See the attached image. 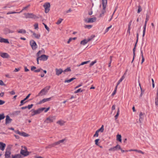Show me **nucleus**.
I'll list each match as a JSON object with an SVG mask.
<instances>
[{
	"label": "nucleus",
	"instance_id": "obj_1",
	"mask_svg": "<svg viewBox=\"0 0 158 158\" xmlns=\"http://www.w3.org/2000/svg\"><path fill=\"white\" fill-rule=\"evenodd\" d=\"M50 88V86H47L44 88L39 93L38 95H36V97L46 95L48 92V91L49 90Z\"/></svg>",
	"mask_w": 158,
	"mask_h": 158
},
{
	"label": "nucleus",
	"instance_id": "obj_2",
	"mask_svg": "<svg viewBox=\"0 0 158 158\" xmlns=\"http://www.w3.org/2000/svg\"><path fill=\"white\" fill-rule=\"evenodd\" d=\"M46 109L45 107L41 108H39L36 110H32L31 111L32 112L31 115L32 116L34 115L35 114H37L41 113L43 111L44 109Z\"/></svg>",
	"mask_w": 158,
	"mask_h": 158
},
{
	"label": "nucleus",
	"instance_id": "obj_3",
	"mask_svg": "<svg viewBox=\"0 0 158 158\" xmlns=\"http://www.w3.org/2000/svg\"><path fill=\"white\" fill-rule=\"evenodd\" d=\"M66 139H64L62 140H59V141L53 143L51 144V147H54L56 145H60L61 144H64V143L66 142Z\"/></svg>",
	"mask_w": 158,
	"mask_h": 158
},
{
	"label": "nucleus",
	"instance_id": "obj_4",
	"mask_svg": "<svg viewBox=\"0 0 158 158\" xmlns=\"http://www.w3.org/2000/svg\"><path fill=\"white\" fill-rule=\"evenodd\" d=\"M24 15H25V17L26 18H31L36 19L39 18L37 16L32 13H24Z\"/></svg>",
	"mask_w": 158,
	"mask_h": 158
},
{
	"label": "nucleus",
	"instance_id": "obj_5",
	"mask_svg": "<svg viewBox=\"0 0 158 158\" xmlns=\"http://www.w3.org/2000/svg\"><path fill=\"white\" fill-rule=\"evenodd\" d=\"M43 6L45 9V13H48L50 10V3L49 2H46L45 3Z\"/></svg>",
	"mask_w": 158,
	"mask_h": 158
},
{
	"label": "nucleus",
	"instance_id": "obj_6",
	"mask_svg": "<svg viewBox=\"0 0 158 158\" xmlns=\"http://www.w3.org/2000/svg\"><path fill=\"white\" fill-rule=\"evenodd\" d=\"M30 43L33 50H35L37 48V45L36 43L34 40H31Z\"/></svg>",
	"mask_w": 158,
	"mask_h": 158
},
{
	"label": "nucleus",
	"instance_id": "obj_7",
	"mask_svg": "<svg viewBox=\"0 0 158 158\" xmlns=\"http://www.w3.org/2000/svg\"><path fill=\"white\" fill-rule=\"evenodd\" d=\"M96 20V18L93 17L92 18L85 19H84V21L86 23H90L94 22Z\"/></svg>",
	"mask_w": 158,
	"mask_h": 158
},
{
	"label": "nucleus",
	"instance_id": "obj_8",
	"mask_svg": "<svg viewBox=\"0 0 158 158\" xmlns=\"http://www.w3.org/2000/svg\"><path fill=\"white\" fill-rule=\"evenodd\" d=\"M119 149H121V147L119 145L117 144L116 146L115 147H113L110 148L108 150L109 151L114 152L115 151L118 150Z\"/></svg>",
	"mask_w": 158,
	"mask_h": 158
},
{
	"label": "nucleus",
	"instance_id": "obj_9",
	"mask_svg": "<svg viewBox=\"0 0 158 158\" xmlns=\"http://www.w3.org/2000/svg\"><path fill=\"white\" fill-rule=\"evenodd\" d=\"M138 36H139V34H138V33H137V40H136V43L135 44V45L134 46V48H133V60H132V61L131 62V63H132L133 61L134 60V58H135V49H136V46L137 44L138 41Z\"/></svg>",
	"mask_w": 158,
	"mask_h": 158
},
{
	"label": "nucleus",
	"instance_id": "obj_10",
	"mask_svg": "<svg viewBox=\"0 0 158 158\" xmlns=\"http://www.w3.org/2000/svg\"><path fill=\"white\" fill-rule=\"evenodd\" d=\"M24 149H22L21 150L20 153L24 156H27L29 155L28 152L27 151L25 147H24Z\"/></svg>",
	"mask_w": 158,
	"mask_h": 158
},
{
	"label": "nucleus",
	"instance_id": "obj_11",
	"mask_svg": "<svg viewBox=\"0 0 158 158\" xmlns=\"http://www.w3.org/2000/svg\"><path fill=\"white\" fill-rule=\"evenodd\" d=\"M20 112V111H13L12 113H10L9 114L11 117L13 118L18 115L19 114Z\"/></svg>",
	"mask_w": 158,
	"mask_h": 158
},
{
	"label": "nucleus",
	"instance_id": "obj_12",
	"mask_svg": "<svg viewBox=\"0 0 158 158\" xmlns=\"http://www.w3.org/2000/svg\"><path fill=\"white\" fill-rule=\"evenodd\" d=\"M48 56L44 54L42 55L39 57L40 60L46 61L47 60Z\"/></svg>",
	"mask_w": 158,
	"mask_h": 158
},
{
	"label": "nucleus",
	"instance_id": "obj_13",
	"mask_svg": "<svg viewBox=\"0 0 158 158\" xmlns=\"http://www.w3.org/2000/svg\"><path fill=\"white\" fill-rule=\"evenodd\" d=\"M55 71L56 72V74L57 76H59L63 72V70L61 69H55Z\"/></svg>",
	"mask_w": 158,
	"mask_h": 158
},
{
	"label": "nucleus",
	"instance_id": "obj_14",
	"mask_svg": "<svg viewBox=\"0 0 158 158\" xmlns=\"http://www.w3.org/2000/svg\"><path fill=\"white\" fill-rule=\"evenodd\" d=\"M52 98L50 97L49 98H44L42 99V100L40 101L39 102V104H41L42 103H43L46 102H48L50 101L51 99Z\"/></svg>",
	"mask_w": 158,
	"mask_h": 158
},
{
	"label": "nucleus",
	"instance_id": "obj_15",
	"mask_svg": "<svg viewBox=\"0 0 158 158\" xmlns=\"http://www.w3.org/2000/svg\"><path fill=\"white\" fill-rule=\"evenodd\" d=\"M11 152L10 151L6 150L5 154V158H10Z\"/></svg>",
	"mask_w": 158,
	"mask_h": 158
},
{
	"label": "nucleus",
	"instance_id": "obj_16",
	"mask_svg": "<svg viewBox=\"0 0 158 158\" xmlns=\"http://www.w3.org/2000/svg\"><path fill=\"white\" fill-rule=\"evenodd\" d=\"M0 56L4 58H7L9 57V55L6 53H1Z\"/></svg>",
	"mask_w": 158,
	"mask_h": 158
},
{
	"label": "nucleus",
	"instance_id": "obj_17",
	"mask_svg": "<svg viewBox=\"0 0 158 158\" xmlns=\"http://www.w3.org/2000/svg\"><path fill=\"white\" fill-rule=\"evenodd\" d=\"M6 144L2 142H0V150L3 151L6 147Z\"/></svg>",
	"mask_w": 158,
	"mask_h": 158
},
{
	"label": "nucleus",
	"instance_id": "obj_18",
	"mask_svg": "<svg viewBox=\"0 0 158 158\" xmlns=\"http://www.w3.org/2000/svg\"><path fill=\"white\" fill-rule=\"evenodd\" d=\"M0 42L9 44V42L7 39L1 38L0 39Z\"/></svg>",
	"mask_w": 158,
	"mask_h": 158
},
{
	"label": "nucleus",
	"instance_id": "obj_19",
	"mask_svg": "<svg viewBox=\"0 0 158 158\" xmlns=\"http://www.w3.org/2000/svg\"><path fill=\"white\" fill-rule=\"evenodd\" d=\"M14 32L12 30H11L8 29H6L4 30V33L6 35L10 33H12Z\"/></svg>",
	"mask_w": 158,
	"mask_h": 158
},
{
	"label": "nucleus",
	"instance_id": "obj_20",
	"mask_svg": "<svg viewBox=\"0 0 158 158\" xmlns=\"http://www.w3.org/2000/svg\"><path fill=\"white\" fill-rule=\"evenodd\" d=\"M147 22L148 21H145V24H144V26L143 27V35H142L143 37H144L145 35V32H146V24H147Z\"/></svg>",
	"mask_w": 158,
	"mask_h": 158
},
{
	"label": "nucleus",
	"instance_id": "obj_21",
	"mask_svg": "<svg viewBox=\"0 0 158 158\" xmlns=\"http://www.w3.org/2000/svg\"><path fill=\"white\" fill-rule=\"evenodd\" d=\"M57 123L60 125L62 126L64 125L65 122L62 119H60L57 122Z\"/></svg>",
	"mask_w": 158,
	"mask_h": 158
},
{
	"label": "nucleus",
	"instance_id": "obj_22",
	"mask_svg": "<svg viewBox=\"0 0 158 158\" xmlns=\"http://www.w3.org/2000/svg\"><path fill=\"white\" fill-rule=\"evenodd\" d=\"M12 158H23L22 156L19 154H16L14 155H12Z\"/></svg>",
	"mask_w": 158,
	"mask_h": 158
},
{
	"label": "nucleus",
	"instance_id": "obj_23",
	"mask_svg": "<svg viewBox=\"0 0 158 158\" xmlns=\"http://www.w3.org/2000/svg\"><path fill=\"white\" fill-rule=\"evenodd\" d=\"M139 118H146V114L144 113L141 112L139 113Z\"/></svg>",
	"mask_w": 158,
	"mask_h": 158
},
{
	"label": "nucleus",
	"instance_id": "obj_24",
	"mask_svg": "<svg viewBox=\"0 0 158 158\" xmlns=\"http://www.w3.org/2000/svg\"><path fill=\"white\" fill-rule=\"evenodd\" d=\"M102 7L104 8L106 6L107 4V0H102Z\"/></svg>",
	"mask_w": 158,
	"mask_h": 158
},
{
	"label": "nucleus",
	"instance_id": "obj_25",
	"mask_svg": "<svg viewBox=\"0 0 158 158\" xmlns=\"http://www.w3.org/2000/svg\"><path fill=\"white\" fill-rule=\"evenodd\" d=\"M132 22V20L131 21H130V22L129 23L128 25L127 32L129 34H130V30L131 29V23Z\"/></svg>",
	"mask_w": 158,
	"mask_h": 158
},
{
	"label": "nucleus",
	"instance_id": "obj_26",
	"mask_svg": "<svg viewBox=\"0 0 158 158\" xmlns=\"http://www.w3.org/2000/svg\"><path fill=\"white\" fill-rule=\"evenodd\" d=\"M32 33H33V35L36 39H39L40 37V34H37L34 32H33L32 31H31Z\"/></svg>",
	"mask_w": 158,
	"mask_h": 158
},
{
	"label": "nucleus",
	"instance_id": "obj_27",
	"mask_svg": "<svg viewBox=\"0 0 158 158\" xmlns=\"http://www.w3.org/2000/svg\"><path fill=\"white\" fill-rule=\"evenodd\" d=\"M106 6H105V8H104L103 7H102V13L100 15L99 17H101L106 12L105 9Z\"/></svg>",
	"mask_w": 158,
	"mask_h": 158
},
{
	"label": "nucleus",
	"instance_id": "obj_28",
	"mask_svg": "<svg viewBox=\"0 0 158 158\" xmlns=\"http://www.w3.org/2000/svg\"><path fill=\"white\" fill-rule=\"evenodd\" d=\"M117 140L120 142H122L121 135H120L118 134L116 136Z\"/></svg>",
	"mask_w": 158,
	"mask_h": 158
},
{
	"label": "nucleus",
	"instance_id": "obj_29",
	"mask_svg": "<svg viewBox=\"0 0 158 158\" xmlns=\"http://www.w3.org/2000/svg\"><path fill=\"white\" fill-rule=\"evenodd\" d=\"M125 78V76L124 75H123L121 78L119 80V81H118V83H117V85L118 86L120 83Z\"/></svg>",
	"mask_w": 158,
	"mask_h": 158
},
{
	"label": "nucleus",
	"instance_id": "obj_30",
	"mask_svg": "<svg viewBox=\"0 0 158 158\" xmlns=\"http://www.w3.org/2000/svg\"><path fill=\"white\" fill-rule=\"evenodd\" d=\"M20 135L24 137H28L29 135L24 132H21Z\"/></svg>",
	"mask_w": 158,
	"mask_h": 158
},
{
	"label": "nucleus",
	"instance_id": "obj_31",
	"mask_svg": "<svg viewBox=\"0 0 158 158\" xmlns=\"http://www.w3.org/2000/svg\"><path fill=\"white\" fill-rule=\"evenodd\" d=\"M87 43V41H86V40L85 39L81 41L80 42V44L83 45H84Z\"/></svg>",
	"mask_w": 158,
	"mask_h": 158
},
{
	"label": "nucleus",
	"instance_id": "obj_32",
	"mask_svg": "<svg viewBox=\"0 0 158 158\" xmlns=\"http://www.w3.org/2000/svg\"><path fill=\"white\" fill-rule=\"evenodd\" d=\"M76 79L75 78H74V77H73L71 79H70L69 80H65V81H64V82L65 83H66V82H67V83H69L70 82H71V81H72L73 80H74V79Z\"/></svg>",
	"mask_w": 158,
	"mask_h": 158
},
{
	"label": "nucleus",
	"instance_id": "obj_33",
	"mask_svg": "<svg viewBox=\"0 0 158 158\" xmlns=\"http://www.w3.org/2000/svg\"><path fill=\"white\" fill-rule=\"evenodd\" d=\"M104 129V126L103 125H102L101 127L97 131L99 132H102L103 131Z\"/></svg>",
	"mask_w": 158,
	"mask_h": 158
},
{
	"label": "nucleus",
	"instance_id": "obj_34",
	"mask_svg": "<svg viewBox=\"0 0 158 158\" xmlns=\"http://www.w3.org/2000/svg\"><path fill=\"white\" fill-rule=\"evenodd\" d=\"M18 32L20 33L25 34L26 33V31L25 30L21 29L18 31Z\"/></svg>",
	"mask_w": 158,
	"mask_h": 158
},
{
	"label": "nucleus",
	"instance_id": "obj_35",
	"mask_svg": "<svg viewBox=\"0 0 158 158\" xmlns=\"http://www.w3.org/2000/svg\"><path fill=\"white\" fill-rule=\"evenodd\" d=\"M30 5H28L27 6H26L25 7H23V9H22V10L20 11V12H18V13H20L21 12H22L23 10H27V9L28 7H29V6H30Z\"/></svg>",
	"mask_w": 158,
	"mask_h": 158
},
{
	"label": "nucleus",
	"instance_id": "obj_36",
	"mask_svg": "<svg viewBox=\"0 0 158 158\" xmlns=\"http://www.w3.org/2000/svg\"><path fill=\"white\" fill-rule=\"evenodd\" d=\"M155 103L156 106L158 105V91L157 92V97L155 98Z\"/></svg>",
	"mask_w": 158,
	"mask_h": 158
},
{
	"label": "nucleus",
	"instance_id": "obj_37",
	"mask_svg": "<svg viewBox=\"0 0 158 158\" xmlns=\"http://www.w3.org/2000/svg\"><path fill=\"white\" fill-rule=\"evenodd\" d=\"M71 70L70 67H68L66 69H65L64 70H63V72L64 73H65V72H68L69 71H70Z\"/></svg>",
	"mask_w": 158,
	"mask_h": 158
},
{
	"label": "nucleus",
	"instance_id": "obj_38",
	"mask_svg": "<svg viewBox=\"0 0 158 158\" xmlns=\"http://www.w3.org/2000/svg\"><path fill=\"white\" fill-rule=\"evenodd\" d=\"M140 52L141 53V56L142 57V63L144 60V58L143 56V51L142 50V48H141L140 49Z\"/></svg>",
	"mask_w": 158,
	"mask_h": 158
},
{
	"label": "nucleus",
	"instance_id": "obj_39",
	"mask_svg": "<svg viewBox=\"0 0 158 158\" xmlns=\"http://www.w3.org/2000/svg\"><path fill=\"white\" fill-rule=\"evenodd\" d=\"M90 61V60H88L86 61H84L82 62L80 65H77V66H79L80 65H83L84 64H87L89 63Z\"/></svg>",
	"mask_w": 158,
	"mask_h": 158
},
{
	"label": "nucleus",
	"instance_id": "obj_40",
	"mask_svg": "<svg viewBox=\"0 0 158 158\" xmlns=\"http://www.w3.org/2000/svg\"><path fill=\"white\" fill-rule=\"evenodd\" d=\"M93 26L92 25H85L84 26L85 28H87L88 29H90Z\"/></svg>",
	"mask_w": 158,
	"mask_h": 158
},
{
	"label": "nucleus",
	"instance_id": "obj_41",
	"mask_svg": "<svg viewBox=\"0 0 158 158\" xmlns=\"http://www.w3.org/2000/svg\"><path fill=\"white\" fill-rule=\"evenodd\" d=\"M12 119H6V124L10 123Z\"/></svg>",
	"mask_w": 158,
	"mask_h": 158
},
{
	"label": "nucleus",
	"instance_id": "obj_42",
	"mask_svg": "<svg viewBox=\"0 0 158 158\" xmlns=\"http://www.w3.org/2000/svg\"><path fill=\"white\" fill-rule=\"evenodd\" d=\"M83 91V90H82L81 88H80L79 89H78L76 91H75L74 92V93L76 94V93L80 92H82Z\"/></svg>",
	"mask_w": 158,
	"mask_h": 158
},
{
	"label": "nucleus",
	"instance_id": "obj_43",
	"mask_svg": "<svg viewBox=\"0 0 158 158\" xmlns=\"http://www.w3.org/2000/svg\"><path fill=\"white\" fill-rule=\"evenodd\" d=\"M97 62L96 60H94V61H92L90 64V66L91 67L95 63Z\"/></svg>",
	"mask_w": 158,
	"mask_h": 158
},
{
	"label": "nucleus",
	"instance_id": "obj_44",
	"mask_svg": "<svg viewBox=\"0 0 158 158\" xmlns=\"http://www.w3.org/2000/svg\"><path fill=\"white\" fill-rule=\"evenodd\" d=\"M44 122L47 123H50L52 122V119H46Z\"/></svg>",
	"mask_w": 158,
	"mask_h": 158
},
{
	"label": "nucleus",
	"instance_id": "obj_45",
	"mask_svg": "<svg viewBox=\"0 0 158 158\" xmlns=\"http://www.w3.org/2000/svg\"><path fill=\"white\" fill-rule=\"evenodd\" d=\"M63 20V19H58V21H57V22L56 23V24H60L62 21Z\"/></svg>",
	"mask_w": 158,
	"mask_h": 158
},
{
	"label": "nucleus",
	"instance_id": "obj_46",
	"mask_svg": "<svg viewBox=\"0 0 158 158\" xmlns=\"http://www.w3.org/2000/svg\"><path fill=\"white\" fill-rule=\"evenodd\" d=\"M117 86H117L116 85L114 91H113V93L112 94V95L113 96L115 94L117 89Z\"/></svg>",
	"mask_w": 158,
	"mask_h": 158
},
{
	"label": "nucleus",
	"instance_id": "obj_47",
	"mask_svg": "<svg viewBox=\"0 0 158 158\" xmlns=\"http://www.w3.org/2000/svg\"><path fill=\"white\" fill-rule=\"evenodd\" d=\"M15 13H18V12H16L15 11H9L6 14L9 15L10 14H15Z\"/></svg>",
	"mask_w": 158,
	"mask_h": 158
},
{
	"label": "nucleus",
	"instance_id": "obj_48",
	"mask_svg": "<svg viewBox=\"0 0 158 158\" xmlns=\"http://www.w3.org/2000/svg\"><path fill=\"white\" fill-rule=\"evenodd\" d=\"M99 132L97 131L94 135V137H98L99 135L98 134Z\"/></svg>",
	"mask_w": 158,
	"mask_h": 158
},
{
	"label": "nucleus",
	"instance_id": "obj_49",
	"mask_svg": "<svg viewBox=\"0 0 158 158\" xmlns=\"http://www.w3.org/2000/svg\"><path fill=\"white\" fill-rule=\"evenodd\" d=\"M142 10V9L141 8V7L140 6H139L138 8V10L137 13H139Z\"/></svg>",
	"mask_w": 158,
	"mask_h": 158
},
{
	"label": "nucleus",
	"instance_id": "obj_50",
	"mask_svg": "<svg viewBox=\"0 0 158 158\" xmlns=\"http://www.w3.org/2000/svg\"><path fill=\"white\" fill-rule=\"evenodd\" d=\"M35 29H37L38 28V23H35L34 25Z\"/></svg>",
	"mask_w": 158,
	"mask_h": 158
},
{
	"label": "nucleus",
	"instance_id": "obj_51",
	"mask_svg": "<svg viewBox=\"0 0 158 158\" xmlns=\"http://www.w3.org/2000/svg\"><path fill=\"white\" fill-rule=\"evenodd\" d=\"M139 85L140 86V89H141V93L140 94V96L141 97L142 96V95L143 94V90H142V88L141 87V85H140V83H139Z\"/></svg>",
	"mask_w": 158,
	"mask_h": 158
},
{
	"label": "nucleus",
	"instance_id": "obj_52",
	"mask_svg": "<svg viewBox=\"0 0 158 158\" xmlns=\"http://www.w3.org/2000/svg\"><path fill=\"white\" fill-rule=\"evenodd\" d=\"M5 116L4 113H2L0 114V118H4Z\"/></svg>",
	"mask_w": 158,
	"mask_h": 158
},
{
	"label": "nucleus",
	"instance_id": "obj_53",
	"mask_svg": "<svg viewBox=\"0 0 158 158\" xmlns=\"http://www.w3.org/2000/svg\"><path fill=\"white\" fill-rule=\"evenodd\" d=\"M111 27H112V25H110V26L107 27L105 30V33L107 32L110 29V28Z\"/></svg>",
	"mask_w": 158,
	"mask_h": 158
},
{
	"label": "nucleus",
	"instance_id": "obj_54",
	"mask_svg": "<svg viewBox=\"0 0 158 158\" xmlns=\"http://www.w3.org/2000/svg\"><path fill=\"white\" fill-rule=\"evenodd\" d=\"M27 101L24 102L23 100H22L20 102V104L19 106H21L26 103Z\"/></svg>",
	"mask_w": 158,
	"mask_h": 158
},
{
	"label": "nucleus",
	"instance_id": "obj_55",
	"mask_svg": "<svg viewBox=\"0 0 158 158\" xmlns=\"http://www.w3.org/2000/svg\"><path fill=\"white\" fill-rule=\"evenodd\" d=\"M41 70H43L42 69H37L34 70V72L35 73H38L40 72Z\"/></svg>",
	"mask_w": 158,
	"mask_h": 158
},
{
	"label": "nucleus",
	"instance_id": "obj_56",
	"mask_svg": "<svg viewBox=\"0 0 158 158\" xmlns=\"http://www.w3.org/2000/svg\"><path fill=\"white\" fill-rule=\"evenodd\" d=\"M99 139H97L95 140V144L96 145H97L99 146V144H98V142L99 141Z\"/></svg>",
	"mask_w": 158,
	"mask_h": 158
},
{
	"label": "nucleus",
	"instance_id": "obj_57",
	"mask_svg": "<svg viewBox=\"0 0 158 158\" xmlns=\"http://www.w3.org/2000/svg\"><path fill=\"white\" fill-rule=\"evenodd\" d=\"M119 109L118 108L116 114L114 116V117H115V118H116L118 117L119 114Z\"/></svg>",
	"mask_w": 158,
	"mask_h": 158
},
{
	"label": "nucleus",
	"instance_id": "obj_58",
	"mask_svg": "<svg viewBox=\"0 0 158 158\" xmlns=\"http://www.w3.org/2000/svg\"><path fill=\"white\" fill-rule=\"evenodd\" d=\"M43 24L44 25L45 29L48 31H49V27H48L47 26L46 24H44V23H43Z\"/></svg>",
	"mask_w": 158,
	"mask_h": 158
},
{
	"label": "nucleus",
	"instance_id": "obj_59",
	"mask_svg": "<svg viewBox=\"0 0 158 158\" xmlns=\"http://www.w3.org/2000/svg\"><path fill=\"white\" fill-rule=\"evenodd\" d=\"M33 104H31V105H29L28 106H27V108H28L29 109H31L33 106Z\"/></svg>",
	"mask_w": 158,
	"mask_h": 158
},
{
	"label": "nucleus",
	"instance_id": "obj_60",
	"mask_svg": "<svg viewBox=\"0 0 158 158\" xmlns=\"http://www.w3.org/2000/svg\"><path fill=\"white\" fill-rule=\"evenodd\" d=\"M42 52V51H39L36 54V56L37 57H40V54Z\"/></svg>",
	"mask_w": 158,
	"mask_h": 158
},
{
	"label": "nucleus",
	"instance_id": "obj_61",
	"mask_svg": "<svg viewBox=\"0 0 158 158\" xmlns=\"http://www.w3.org/2000/svg\"><path fill=\"white\" fill-rule=\"evenodd\" d=\"M9 93L11 95H14L15 94V92L14 90L9 92Z\"/></svg>",
	"mask_w": 158,
	"mask_h": 158
},
{
	"label": "nucleus",
	"instance_id": "obj_62",
	"mask_svg": "<svg viewBox=\"0 0 158 158\" xmlns=\"http://www.w3.org/2000/svg\"><path fill=\"white\" fill-rule=\"evenodd\" d=\"M0 85H5L2 81L0 80Z\"/></svg>",
	"mask_w": 158,
	"mask_h": 158
},
{
	"label": "nucleus",
	"instance_id": "obj_63",
	"mask_svg": "<svg viewBox=\"0 0 158 158\" xmlns=\"http://www.w3.org/2000/svg\"><path fill=\"white\" fill-rule=\"evenodd\" d=\"M5 103V101H4L3 100H0V105H2L3 104H4V103Z\"/></svg>",
	"mask_w": 158,
	"mask_h": 158
},
{
	"label": "nucleus",
	"instance_id": "obj_64",
	"mask_svg": "<svg viewBox=\"0 0 158 158\" xmlns=\"http://www.w3.org/2000/svg\"><path fill=\"white\" fill-rule=\"evenodd\" d=\"M36 69V67L35 66H32L31 67V71H34L35 70H34Z\"/></svg>",
	"mask_w": 158,
	"mask_h": 158
}]
</instances>
